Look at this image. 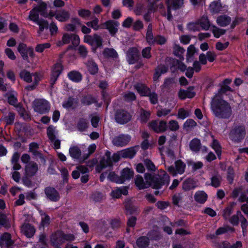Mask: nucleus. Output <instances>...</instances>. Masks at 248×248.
Segmentation results:
<instances>
[{
	"label": "nucleus",
	"mask_w": 248,
	"mask_h": 248,
	"mask_svg": "<svg viewBox=\"0 0 248 248\" xmlns=\"http://www.w3.org/2000/svg\"><path fill=\"white\" fill-rule=\"evenodd\" d=\"M146 183L144 182L142 176L138 175L135 179L136 186L140 189L148 188L149 186L154 189H159L170 181V176L163 170H160L158 174L152 175L149 173L145 174Z\"/></svg>",
	"instance_id": "nucleus-1"
},
{
	"label": "nucleus",
	"mask_w": 248,
	"mask_h": 248,
	"mask_svg": "<svg viewBox=\"0 0 248 248\" xmlns=\"http://www.w3.org/2000/svg\"><path fill=\"white\" fill-rule=\"evenodd\" d=\"M47 5L44 2H41L37 6H35L30 12L28 19L36 23L39 26V29L38 33L40 34L45 29L48 28V22L44 19H39V13L40 15L44 17H47L48 15L46 12Z\"/></svg>",
	"instance_id": "nucleus-2"
},
{
	"label": "nucleus",
	"mask_w": 248,
	"mask_h": 248,
	"mask_svg": "<svg viewBox=\"0 0 248 248\" xmlns=\"http://www.w3.org/2000/svg\"><path fill=\"white\" fill-rule=\"evenodd\" d=\"M211 109L216 117L221 119H229L232 113L230 104L216 95L211 102Z\"/></svg>",
	"instance_id": "nucleus-3"
},
{
	"label": "nucleus",
	"mask_w": 248,
	"mask_h": 248,
	"mask_svg": "<svg viewBox=\"0 0 248 248\" xmlns=\"http://www.w3.org/2000/svg\"><path fill=\"white\" fill-rule=\"evenodd\" d=\"M184 0H166L167 14L165 12L162 15L167 16L168 20H171L172 18L171 10H177L181 8L184 5Z\"/></svg>",
	"instance_id": "nucleus-4"
},
{
	"label": "nucleus",
	"mask_w": 248,
	"mask_h": 248,
	"mask_svg": "<svg viewBox=\"0 0 248 248\" xmlns=\"http://www.w3.org/2000/svg\"><path fill=\"white\" fill-rule=\"evenodd\" d=\"M46 134L49 140L53 143L55 149H59L61 140L57 138L58 131L56 127L53 125H50L46 129Z\"/></svg>",
	"instance_id": "nucleus-5"
},
{
	"label": "nucleus",
	"mask_w": 248,
	"mask_h": 248,
	"mask_svg": "<svg viewBox=\"0 0 248 248\" xmlns=\"http://www.w3.org/2000/svg\"><path fill=\"white\" fill-rule=\"evenodd\" d=\"M246 135L244 126L242 125L235 126L231 131L230 136L232 140L239 142L243 139Z\"/></svg>",
	"instance_id": "nucleus-6"
},
{
	"label": "nucleus",
	"mask_w": 248,
	"mask_h": 248,
	"mask_svg": "<svg viewBox=\"0 0 248 248\" xmlns=\"http://www.w3.org/2000/svg\"><path fill=\"white\" fill-rule=\"evenodd\" d=\"M131 139L130 135L121 134L115 136L112 140V143L115 146L123 147L128 144L131 140Z\"/></svg>",
	"instance_id": "nucleus-7"
},
{
	"label": "nucleus",
	"mask_w": 248,
	"mask_h": 248,
	"mask_svg": "<svg viewBox=\"0 0 248 248\" xmlns=\"http://www.w3.org/2000/svg\"><path fill=\"white\" fill-rule=\"evenodd\" d=\"M186 167V164L183 162L178 160L175 162V167L173 166H169L167 170L173 176H175L178 173L183 174L185 172Z\"/></svg>",
	"instance_id": "nucleus-8"
},
{
	"label": "nucleus",
	"mask_w": 248,
	"mask_h": 248,
	"mask_svg": "<svg viewBox=\"0 0 248 248\" xmlns=\"http://www.w3.org/2000/svg\"><path fill=\"white\" fill-rule=\"evenodd\" d=\"M34 109L36 112L41 114L46 113L50 109V106L48 102L43 99L37 100L34 102Z\"/></svg>",
	"instance_id": "nucleus-9"
},
{
	"label": "nucleus",
	"mask_w": 248,
	"mask_h": 248,
	"mask_svg": "<svg viewBox=\"0 0 248 248\" xmlns=\"http://www.w3.org/2000/svg\"><path fill=\"white\" fill-rule=\"evenodd\" d=\"M84 42L88 43L92 46L100 47L102 44V38L97 34H94L93 35H86L84 36Z\"/></svg>",
	"instance_id": "nucleus-10"
},
{
	"label": "nucleus",
	"mask_w": 248,
	"mask_h": 248,
	"mask_svg": "<svg viewBox=\"0 0 248 248\" xmlns=\"http://www.w3.org/2000/svg\"><path fill=\"white\" fill-rule=\"evenodd\" d=\"M115 118L118 123L124 124L130 121L131 119V116L126 111L119 110L116 111Z\"/></svg>",
	"instance_id": "nucleus-11"
},
{
	"label": "nucleus",
	"mask_w": 248,
	"mask_h": 248,
	"mask_svg": "<svg viewBox=\"0 0 248 248\" xmlns=\"http://www.w3.org/2000/svg\"><path fill=\"white\" fill-rule=\"evenodd\" d=\"M45 195L49 200L56 202L60 199V194L58 191L54 187L47 186L44 189Z\"/></svg>",
	"instance_id": "nucleus-12"
},
{
	"label": "nucleus",
	"mask_w": 248,
	"mask_h": 248,
	"mask_svg": "<svg viewBox=\"0 0 248 248\" xmlns=\"http://www.w3.org/2000/svg\"><path fill=\"white\" fill-rule=\"evenodd\" d=\"M151 129L156 133H160L167 130V125L164 121H154L149 124Z\"/></svg>",
	"instance_id": "nucleus-13"
},
{
	"label": "nucleus",
	"mask_w": 248,
	"mask_h": 248,
	"mask_svg": "<svg viewBox=\"0 0 248 248\" xmlns=\"http://www.w3.org/2000/svg\"><path fill=\"white\" fill-rule=\"evenodd\" d=\"M139 57V51L135 47H131L126 52V60L130 64H134L138 61Z\"/></svg>",
	"instance_id": "nucleus-14"
},
{
	"label": "nucleus",
	"mask_w": 248,
	"mask_h": 248,
	"mask_svg": "<svg viewBox=\"0 0 248 248\" xmlns=\"http://www.w3.org/2000/svg\"><path fill=\"white\" fill-rule=\"evenodd\" d=\"M50 242L54 248H59L64 242L62 232H58L53 234L50 238Z\"/></svg>",
	"instance_id": "nucleus-15"
},
{
	"label": "nucleus",
	"mask_w": 248,
	"mask_h": 248,
	"mask_svg": "<svg viewBox=\"0 0 248 248\" xmlns=\"http://www.w3.org/2000/svg\"><path fill=\"white\" fill-rule=\"evenodd\" d=\"M38 170V167L37 163L31 161L28 163L25 167L26 175L29 177L34 176Z\"/></svg>",
	"instance_id": "nucleus-16"
},
{
	"label": "nucleus",
	"mask_w": 248,
	"mask_h": 248,
	"mask_svg": "<svg viewBox=\"0 0 248 248\" xmlns=\"http://www.w3.org/2000/svg\"><path fill=\"white\" fill-rule=\"evenodd\" d=\"M21 232L27 237H31L35 232L34 227L28 223H25L21 227Z\"/></svg>",
	"instance_id": "nucleus-17"
},
{
	"label": "nucleus",
	"mask_w": 248,
	"mask_h": 248,
	"mask_svg": "<svg viewBox=\"0 0 248 248\" xmlns=\"http://www.w3.org/2000/svg\"><path fill=\"white\" fill-rule=\"evenodd\" d=\"M14 240L11 238V234L8 232H5L0 236V246L1 247H9L13 245Z\"/></svg>",
	"instance_id": "nucleus-18"
},
{
	"label": "nucleus",
	"mask_w": 248,
	"mask_h": 248,
	"mask_svg": "<svg viewBox=\"0 0 248 248\" xmlns=\"http://www.w3.org/2000/svg\"><path fill=\"white\" fill-rule=\"evenodd\" d=\"M193 86L189 87L187 90L181 89L178 92V96L181 99H185L186 98H191L193 97L195 93L193 91Z\"/></svg>",
	"instance_id": "nucleus-19"
},
{
	"label": "nucleus",
	"mask_w": 248,
	"mask_h": 248,
	"mask_svg": "<svg viewBox=\"0 0 248 248\" xmlns=\"http://www.w3.org/2000/svg\"><path fill=\"white\" fill-rule=\"evenodd\" d=\"M119 24L118 22L114 20H109L104 23L105 28L108 29L112 35H114L118 31Z\"/></svg>",
	"instance_id": "nucleus-20"
},
{
	"label": "nucleus",
	"mask_w": 248,
	"mask_h": 248,
	"mask_svg": "<svg viewBox=\"0 0 248 248\" xmlns=\"http://www.w3.org/2000/svg\"><path fill=\"white\" fill-rule=\"evenodd\" d=\"M138 148V147H133L121 151V157L123 158H133L136 155Z\"/></svg>",
	"instance_id": "nucleus-21"
},
{
	"label": "nucleus",
	"mask_w": 248,
	"mask_h": 248,
	"mask_svg": "<svg viewBox=\"0 0 248 248\" xmlns=\"http://www.w3.org/2000/svg\"><path fill=\"white\" fill-rule=\"evenodd\" d=\"M69 153L72 158L76 160H79L82 155L80 148L76 145L72 146L70 147Z\"/></svg>",
	"instance_id": "nucleus-22"
},
{
	"label": "nucleus",
	"mask_w": 248,
	"mask_h": 248,
	"mask_svg": "<svg viewBox=\"0 0 248 248\" xmlns=\"http://www.w3.org/2000/svg\"><path fill=\"white\" fill-rule=\"evenodd\" d=\"M128 194L127 188L125 186H122L112 190L110 195L113 198H119L122 195H127Z\"/></svg>",
	"instance_id": "nucleus-23"
},
{
	"label": "nucleus",
	"mask_w": 248,
	"mask_h": 248,
	"mask_svg": "<svg viewBox=\"0 0 248 248\" xmlns=\"http://www.w3.org/2000/svg\"><path fill=\"white\" fill-rule=\"evenodd\" d=\"M217 24L221 27H225L228 25L231 22V18L227 15L218 16L216 20Z\"/></svg>",
	"instance_id": "nucleus-24"
},
{
	"label": "nucleus",
	"mask_w": 248,
	"mask_h": 248,
	"mask_svg": "<svg viewBox=\"0 0 248 248\" xmlns=\"http://www.w3.org/2000/svg\"><path fill=\"white\" fill-rule=\"evenodd\" d=\"M155 2H150L148 6V10L146 13L143 15V19L145 21L148 22L151 20L152 13L155 10Z\"/></svg>",
	"instance_id": "nucleus-25"
},
{
	"label": "nucleus",
	"mask_w": 248,
	"mask_h": 248,
	"mask_svg": "<svg viewBox=\"0 0 248 248\" xmlns=\"http://www.w3.org/2000/svg\"><path fill=\"white\" fill-rule=\"evenodd\" d=\"M55 18L59 21L65 22L69 19L70 14L68 11L63 9L56 14Z\"/></svg>",
	"instance_id": "nucleus-26"
},
{
	"label": "nucleus",
	"mask_w": 248,
	"mask_h": 248,
	"mask_svg": "<svg viewBox=\"0 0 248 248\" xmlns=\"http://www.w3.org/2000/svg\"><path fill=\"white\" fill-rule=\"evenodd\" d=\"M222 8L220 0H215L209 6L210 11L213 14L219 13Z\"/></svg>",
	"instance_id": "nucleus-27"
},
{
	"label": "nucleus",
	"mask_w": 248,
	"mask_h": 248,
	"mask_svg": "<svg viewBox=\"0 0 248 248\" xmlns=\"http://www.w3.org/2000/svg\"><path fill=\"white\" fill-rule=\"evenodd\" d=\"M110 153H107L100 161V165L101 169L108 166H111L112 165V159L110 156Z\"/></svg>",
	"instance_id": "nucleus-28"
},
{
	"label": "nucleus",
	"mask_w": 248,
	"mask_h": 248,
	"mask_svg": "<svg viewBox=\"0 0 248 248\" xmlns=\"http://www.w3.org/2000/svg\"><path fill=\"white\" fill-rule=\"evenodd\" d=\"M86 64L88 67V71L91 74L94 75L97 73L98 71V66L92 59H89L86 63Z\"/></svg>",
	"instance_id": "nucleus-29"
},
{
	"label": "nucleus",
	"mask_w": 248,
	"mask_h": 248,
	"mask_svg": "<svg viewBox=\"0 0 248 248\" xmlns=\"http://www.w3.org/2000/svg\"><path fill=\"white\" fill-rule=\"evenodd\" d=\"M124 207L127 213L129 214H132L138 211V207L135 206L131 201L129 200L125 201Z\"/></svg>",
	"instance_id": "nucleus-30"
},
{
	"label": "nucleus",
	"mask_w": 248,
	"mask_h": 248,
	"mask_svg": "<svg viewBox=\"0 0 248 248\" xmlns=\"http://www.w3.org/2000/svg\"><path fill=\"white\" fill-rule=\"evenodd\" d=\"M133 175V172L128 168H125L121 172L120 180L123 183L125 180L130 179Z\"/></svg>",
	"instance_id": "nucleus-31"
},
{
	"label": "nucleus",
	"mask_w": 248,
	"mask_h": 248,
	"mask_svg": "<svg viewBox=\"0 0 248 248\" xmlns=\"http://www.w3.org/2000/svg\"><path fill=\"white\" fill-rule=\"evenodd\" d=\"M135 88L138 92L142 96H147L150 91L147 86L142 84H137L135 85Z\"/></svg>",
	"instance_id": "nucleus-32"
},
{
	"label": "nucleus",
	"mask_w": 248,
	"mask_h": 248,
	"mask_svg": "<svg viewBox=\"0 0 248 248\" xmlns=\"http://www.w3.org/2000/svg\"><path fill=\"white\" fill-rule=\"evenodd\" d=\"M17 111L18 112L19 115L25 120H29L31 119L30 116L29 115L28 112L20 104H18L15 106Z\"/></svg>",
	"instance_id": "nucleus-33"
},
{
	"label": "nucleus",
	"mask_w": 248,
	"mask_h": 248,
	"mask_svg": "<svg viewBox=\"0 0 248 248\" xmlns=\"http://www.w3.org/2000/svg\"><path fill=\"white\" fill-rule=\"evenodd\" d=\"M189 147L193 152H199L201 147L200 140L197 138L193 139L189 143Z\"/></svg>",
	"instance_id": "nucleus-34"
},
{
	"label": "nucleus",
	"mask_w": 248,
	"mask_h": 248,
	"mask_svg": "<svg viewBox=\"0 0 248 248\" xmlns=\"http://www.w3.org/2000/svg\"><path fill=\"white\" fill-rule=\"evenodd\" d=\"M195 200L200 203H203L207 199V195L203 191H198L194 195Z\"/></svg>",
	"instance_id": "nucleus-35"
},
{
	"label": "nucleus",
	"mask_w": 248,
	"mask_h": 248,
	"mask_svg": "<svg viewBox=\"0 0 248 248\" xmlns=\"http://www.w3.org/2000/svg\"><path fill=\"white\" fill-rule=\"evenodd\" d=\"M174 83V80L173 78H166L163 84L161 86L163 92H168L171 89Z\"/></svg>",
	"instance_id": "nucleus-36"
},
{
	"label": "nucleus",
	"mask_w": 248,
	"mask_h": 248,
	"mask_svg": "<svg viewBox=\"0 0 248 248\" xmlns=\"http://www.w3.org/2000/svg\"><path fill=\"white\" fill-rule=\"evenodd\" d=\"M199 24L203 30H208L210 27V22L207 16L203 15L199 20Z\"/></svg>",
	"instance_id": "nucleus-37"
},
{
	"label": "nucleus",
	"mask_w": 248,
	"mask_h": 248,
	"mask_svg": "<svg viewBox=\"0 0 248 248\" xmlns=\"http://www.w3.org/2000/svg\"><path fill=\"white\" fill-rule=\"evenodd\" d=\"M88 127V122L87 119L84 118L80 119L77 123V127L80 132L85 131Z\"/></svg>",
	"instance_id": "nucleus-38"
},
{
	"label": "nucleus",
	"mask_w": 248,
	"mask_h": 248,
	"mask_svg": "<svg viewBox=\"0 0 248 248\" xmlns=\"http://www.w3.org/2000/svg\"><path fill=\"white\" fill-rule=\"evenodd\" d=\"M196 186L195 181L190 178L186 180L183 184V188L186 191L194 188Z\"/></svg>",
	"instance_id": "nucleus-39"
},
{
	"label": "nucleus",
	"mask_w": 248,
	"mask_h": 248,
	"mask_svg": "<svg viewBox=\"0 0 248 248\" xmlns=\"http://www.w3.org/2000/svg\"><path fill=\"white\" fill-rule=\"evenodd\" d=\"M149 240L146 236H141L136 241L137 246L141 248H145L149 245Z\"/></svg>",
	"instance_id": "nucleus-40"
},
{
	"label": "nucleus",
	"mask_w": 248,
	"mask_h": 248,
	"mask_svg": "<svg viewBox=\"0 0 248 248\" xmlns=\"http://www.w3.org/2000/svg\"><path fill=\"white\" fill-rule=\"evenodd\" d=\"M68 76L71 80L76 82L80 81L82 79V75L81 74L76 71L69 72L68 74Z\"/></svg>",
	"instance_id": "nucleus-41"
},
{
	"label": "nucleus",
	"mask_w": 248,
	"mask_h": 248,
	"mask_svg": "<svg viewBox=\"0 0 248 248\" xmlns=\"http://www.w3.org/2000/svg\"><path fill=\"white\" fill-rule=\"evenodd\" d=\"M103 53L105 57L113 59L117 58L118 56L117 52L113 48H105Z\"/></svg>",
	"instance_id": "nucleus-42"
},
{
	"label": "nucleus",
	"mask_w": 248,
	"mask_h": 248,
	"mask_svg": "<svg viewBox=\"0 0 248 248\" xmlns=\"http://www.w3.org/2000/svg\"><path fill=\"white\" fill-rule=\"evenodd\" d=\"M0 225L6 229H8L11 227L9 221L5 214L0 213Z\"/></svg>",
	"instance_id": "nucleus-43"
},
{
	"label": "nucleus",
	"mask_w": 248,
	"mask_h": 248,
	"mask_svg": "<svg viewBox=\"0 0 248 248\" xmlns=\"http://www.w3.org/2000/svg\"><path fill=\"white\" fill-rule=\"evenodd\" d=\"M222 178L220 175L216 174L213 176L211 178V185L215 187H218L220 186Z\"/></svg>",
	"instance_id": "nucleus-44"
},
{
	"label": "nucleus",
	"mask_w": 248,
	"mask_h": 248,
	"mask_svg": "<svg viewBox=\"0 0 248 248\" xmlns=\"http://www.w3.org/2000/svg\"><path fill=\"white\" fill-rule=\"evenodd\" d=\"M33 74H32L31 75L29 72L24 70L20 72V77L27 82H31L32 81V76L33 77Z\"/></svg>",
	"instance_id": "nucleus-45"
},
{
	"label": "nucleus",
	"mask_w": 248,
	"mask_h": 248,
	"mask_svg": "<svg viewBox=\"0 0 248 248\" xmlns=\"http://www.w3.org/2000/svg\"><path fill=\"white\" fill-rule=\"evenodd\" d=\"M243 217V215L240 211H237L236 215H233L230 219L229 221L231 224L234 226H237L239 223V218Z\"/></svg>",
	"instance_id": "nucleus-46"
},
{
	"label": "nucleus",
	"mask_w": 248,
	"mask_h": 248,
	"mask_svg": "<svg viewBox=\"0 0 248 248\" xmlns=\"http://www.w3.org/2000/svg\"><path fill=\"white\" fill-rule=\"evenodd\" d=\"M212 27L213 28L212 32L216 38H219L226 32V30L220 29L215 25H212Z\"/></svg>",
	"instance_id": "nucleus-47"
},
{
	"label": "nucleus",
	"mask_w": 248,
	"mask_h": 248,
	"mask_svg": "<svg viewBox=\"0 0 248 248\" xmlns=\"http://www.w3.org/2000/svg\"><path fill=\"white\" fill-rule=\"evenodd\" d=\"M62 70V67L61 64H56L53 69L51 77H52V78H58L61 73Z\"/></svg>",
	"instance_id": "nucleus-48"
},
{
	"label": "nucleus",
	"mask_w": 248,
	"mask_h": 248,
	"mask_svg": "<svg viewBox=\"0 0 248 248\" xmlns=\"http://www.w3.org/2000/svg\"><path fill=\"white\" fill-rule=\"evenodd\" d=\"M108 178L111 181L119 184H122V181L120 180V177L117 175L114 172H110L108 175Z\"/></svg>",
	"instance_id": "nucleus-49"
},
{
	"label": "nucleus",
	"mask_w": 248,
	"mask_h": 248,
	"mask_svg": "<svg viewBox=\"0 0 248 248\" xmlns=\"http://www.w3.org/2000/svg\"><path fill=\"white\" fill-rule=\"evenodd\" d=\"M234 229L233 228L227 226L224 227L219 228L216 232V235H218L223 234L227 232H233Z\"/></svg>",
	"instance_id": "nucleus-50"
},
{
	"label": "nucleus",
	"mask_w": 248,
	"mask_h": 248,
	"mask_svg": "<svg viewBox=\"0 0 248 248\" xmlns=\"http://www.w3.org/2000/svg\"><path fill=\"white\" fill-rule=\"evenodd\" d=\"M98 22L99 20L98 18L95 17L92 21L88 22L86 24L88 27L93 28L95 31H97L99 28Z\"/></svg>",
	"instance_id": "nucleus-51"
},
{
	"label": "nucleus",
	"mask_w": 248,
	"mask_h": 248,
	"mask_svg": "<svg viewBox=\"0 0 248 248\" xmlns=\"http://www.w3.org/2000/svg\"><path fill=\"white\" fill-rule=\"evenodd\" d=\"M92 198L95 202H101L105 199V197L101 193L96 191L93 194Z\"/></svg>",
	"instance_id": "nucleus-52"
},
{
	"label": "nucleus",
	"mask_w": 248,
	"mask_h": 248,
	"mask_svg": "<svg viewBox=\"0 0 248 248\" xmlns=\"http://www.w3.org/2000/svg\"><path fill=\"white\" fill-rule=\"evenodd\" d=\"M71 33H64L62 37V41L58 42L59 46H62L64 44H69L71 42Z\"/></svg>",
	"instance_id": "nucleus-53"
},
{
	"label": "nucleus",
	"mask_w": 248,
	"mask_h": 248,
	"mask_svg": "<svg viewBox=\"0 0 248 248\" xmlns=\"http://www.w3.org/2000/svg\"><path fill=\"white\" fill-rule=\"evenodd\" d=\"M33 76V77H34V80H33L34 81V84L33 85H28V86H27L26 87V89L27 90L31 91V90H34L37 84L38 83V81L40 80V78H39V76H38V75L37 74V73H34Z\"/></svg>",
	"instance_id": "nucleus-54"
},
{
	"label": "nucleus",
	"mask_w": 248,
	"mask_h": 248,
	"mask_svg": "<svg viewBox=\"0 0 248 248\" xmlns=\"http://www.w3.org/2000/svg\"><path fill=\"white\" fill-rule=\"evenodd\" d=\"M15 115L14 113L10 112L7 116L4 117L6 124H12L14 123Z\"/></svg>",
	"instance_id": "nucleus-55"
},
{
	"label": "nucleus",
	"mask_w": 248,
	"mask_h": 248,
	"mask_svg": "<svg viewBox=\"0 0 248 248\" xmlns=\"http://www.w3.org/2000/svg\"><path fill=\"white\" fill-rule=\"evenodd\" d=\"M169 128L171 131H176L179 128V125L178 122L175 120H171L168 124Z\"/></svg>",
	"instance_id": "nucleus-56"
},
{
	"label": "nucleus",
	"mask_w": 248,
	"mask_h": 248,
	"mask_svg": "<svg viewBox=\"0 0 248 248\" xmlns=\"http://www.w3.org/2000/svg\"><path fill=\"white\" fill-rule=\"evenodd\" d=\"M188 165L192 167V170L193 171L200 169L203 166V164L202 162H195L191 161L189 163Z\"/></svg>",
	"instance_id": "nucleus-57"
},
{
	"label": "nucleus",
	"mask_w": 248,
	"mask_h": 248,
	"mask_svg": "<svg viewBox=\"0 0 248 248\" xmlns=\"http://www.w3.org/2000/svg\"><path fill=\"white\" fill-rule=\"evenodd\" d=\"M144 165L146 168L150 171H155L156 170L154 164L149 159H146L144 161Z\"/></svg>",
	"instance_id": "nucleus-58"
},
{
	"label": "nucleus",
	"mask_w": 248,
	"mask_h": 248,
	"mask_svg": "<svg viewBox=\"0 0 248 248\" xmlns=\"http://www.w3.org/2000/svg\"><path fill=\"white\" fill-rule=\"evenodd\" d=\"M50 46V44L47 43L43 44H38L35 47V51L38 52H42L46 48H48Z\"/></svg>",
	"instance_id": "nucleus-59"
},
{
	"label": "nucleus",
	"mask_w": 248,
	"mask_h": 248,
	"mask_svg": "<svg viewBox=\"0 0 248 248\" xmlns=\"http://www.w3.org/2000/svg\"><path fill=\"white\" fill-rule=\"evenodd\" d=\"M196 52V48L193 45H190L187 48V61H189V59L192 57Z\"/></svg>",
	"instance_id": "nucleus-60"
},
{
	"label": "nucleus",
	"mask_w": 248,
	"mask_h": 248,
	"mask_svg": "<svg viewBox=\"0 0 248 248\" xmlns=\"http://www.w3.org/2000/svg\"><path fill=\"white\" fill-rule=\"evenodd\" d=\"M189 115V112L185 110L184 108H180L178 112V117L181 119H184Z\"/></svg>",
	"instance_id": "nucleus-61"
},
{
	"label": "nucleus",
	"mask_w": 248,
	"mask_h": 248,
	"mask_svg": "<svg viewBox=\"0 0 248 248\" xmlns=\"http://www.w3.org/2000/svg\"><path fill=\"white\" fill-rule=\"evenodd\" d=\"M196 124V123L192 119H188L184 124V127L188 130L195 127Z\"/></svg>",
	"instance_id": "nucleus-62"
},
{
	"label": "nucleus",
	"mask_w": 248,
	"mask_h": 248,
	"mask_svg": "<svg viewBox=\"0 0 248 248\" xmlns=\"http://www.w3.org/2000/svg\"><path fill=\"white\" fill-rule=\"evenodd\" d=\"M150 47H146L142 49L141 54L143 58L146 59H150L151 57Z\"/></svg>",
	"instance_id": "nucleus-63"
},
{
	"label": "nucleus",
	"mask_w": 248,
	"mask_h": 248,
	"mask_svg": "<svg viewBox=\"0 0 248 248\" xmlns=\"http://www.w3.org/2000/svg\"><path fill=\"white\" fill-rule=\"evenodd\" d=\"M145 9L144 6L141 4H138L136 5L134 10V13L137 16L141 15Z\"/></svg>",
	"instance_id": "nucleus-64"
}]
</instances>
